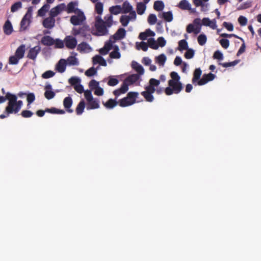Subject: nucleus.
<instances>
[{
    "label": "nucleus",
    "mask_w": 261,
    "mask_h": 261,
    "mask_svg": "<svg viewBox=\"0 0 261 261\" xmlns=\"http://www.w3.org/2000/svg\"><path fill=\"white\" fill-rule=\"evenodd\" d=\"M89 86L91 90L95 89L99 87V82L95 80H92L89 84Z\"/></svg>",
    "instance_id": "nucleus-56"
},
{
    "label": "nucleus",
    "mask_w": 261,
    "mask_h": 261,
    "mask_svg": "<svg viewBox=\"0 0 261 261\" xmlns=\"http://www.w3.org/2000/svg\"><path fill=\"white\" fill-rule=\"evenodd\" d=\"M41 43L44 45L51 46L55 43V40L49 36H44L41 40Z\"/></svg>",
    "instance_id": "nucleus-18"
},
{
    "label": "nucleus",
    "mask_w": 261,
    "mask_h": 261,
    "mask_svg": "<svg viewBox=\"0 0 261 261\" xmlns=\"http://www.w3.org/2000/svg\"><path fill=\"white\" fill-rule=\"evenodd\" d=\"M92 62L93 64H99V65L106 66L107 64L106 61L100 56L96 55L93 57L92 59Z\"/></svg>",
    "instance_id": "nucleus-20"
},
{
    "label": "nucleus",
    "mask_w": 261,
    "mask_h": 261,
    "mask_svg": "<svg viewBox=\"0 0 261 261\" xmlns=\"http://www.w3.org/2000/svg\"><path fill=\"white\" fill-rule=\"evenodd\" d=\"M126 35V31L123 28H119L114 35L111 36V39H114L113 42L116 40H121L124 38Z\"/></svg>",
    "instance_id": "nucleus-14"
},
{
    "label": "nucleus",
    "mask_w": 261,
    "mask_h": 261,
    "mask_svg": "<svg viewBox=\"0 0 261 261\" xmlns=\"http://www.w3.org/2000/svg\"><path fill=\"white\" fill-rule=\"evenodd\" d=\"M157 43L159 46L164 47L166 43V41L163 37H160L158 38Z\"/></svg>",
    "instance_id": "nucleus-64"
},
{
    "label": "nucleus",
    "mask_w": 261,
    "mask_h": 261,
    "mask_svg": "<svg viewBox=\"0 0 261 261\" xmlns=\"http://www.w3.org/2000/svg\"><path fill=\"white\" fill-rule=\"evenodd\" d=\"M73 103L72 99L71 97H66L63 100V106L68 113H71L73 112V110L70 108Z\"/></svg>",
    "instance_id": "nucleus-15"
},
{
    "label": "nucleus",
    "mask_w": 261,
    "mask_h": 261,
    "mask_svg": "<svg viewBox=\"0 0 261 261\" xmlns=\"http://www.w3.org/2000/svg\"><path fill=\"white\" fill-rule=\"evenodd\" d=\"M188 48V43L186 40L182 39L178 42V50H182L187 49Z\"/></svg>",
    "instance_id": "nucleus-39"
},
{
    "label": "nucleus",
    "mask_w": 261,
    "mask_h": 261,
    "mask_svg": "<svg viewBox=\"0 0 261 261\" xmlns=\"http://www.w3.org/2000/svg\"><path fill=\"white\" fill-rule=\"evenodd\" d=\"M95 10L99 15H101L103 12V4L101 2H97L95 6Z\"/></svg>",
    "instance_id": "nucleus-43"
},
{
    "label": "nucleus",
    "mask_w": 261,
    "mask_h": 261,
    "mask_svg": "<svg viewBox=\"0 0 261 261\" xmlns=\"http://www.w3.org/2000/svg\"><path fill=\"white\" fill-rule=\"evenodd\" d=\"M185 54V57L187 59H192L194 56V50L192 48H188Z\"/></svg>",
    "instance_id": "nucleus-46"
},
{
    "label": "nucleus",
    "mask_w": 261,
    "mask_h": 261,
    "mask_svg": "<svg viewBox=\"0 0 261 261\" xmlns=\"http://www.w3.org/2000/svg\"><path fill=\"white\" fill-rule=\"evenodd\" d=\"M90 48L89 45L86 42H83L78 45L77 49L80 52H82L89 49Z\"/></svg>",
    "instance_id": "nucleus-40"
},
{
    "label": "nucleus",
    "mask_w": 261,
    "mask_h": 261,
    "mask_svg": "<svg viewBox=\"0 0 261 261\" xmlns=\"http://www.w3.org/2000/svg\"><path fill=\"white\" fill-rule=\"evenodd\" d=\"M147 21L150 24H154L157 21L156 15L153 14H150L148 17Z\"/></svg>",
    "instance_id": "nucleus-51"
},
{
    "label": "nucleus",
    "mask_w": 261,
    "mask_h": 261,
    "mask_svg": "<svg viewBox=\"0 0 261 261\" xmlns=\"http://www.w3.org/2000/svg\"><path fill=\"white\" fill-rule=\"evenodd\" d=\"M55 18L49 16L45 18L42 21V25L44 28L47 29H51L55 25Z\"/></svg>",
    "instance_id": "nucleus-12"
},
{
    "label": "nucleus",
    "mask_w": 261,
    "mask_h": 261,
    "mask_svg": "<svg viewBox=\"0 0 261 261\" xmlns=\"http://www.w3.org/2000/svg\"><path fill=\"white\" fill-rule=\"evenodd\" d=\"M213 58L215 59L221 60L223 58V54L220 51L217 50L214 53L213 55Z\"/></svg>",
    "instance_id": "nucleus-60"
},
{
    "label": "nucleus",
    "mask_w": 261,
    "mask_h": 261,
    "mask_svg": "<svg viewBox=\"0 0 261 261\" xmlns=\"http://www.w3.org/2000/svg\"><path fill=\"white\" fill-rule=\"evenodd\" d=\"M110 12L114 15H117L122 13L121 7L119 5L112 6L110 8Z\"/></svg>",
    "instance_id": "nucleus-32"
},
{
    "label": "nucleus",
    "mask_w": 261,
    "mask_h": 261,
    "mask_svg": "<svg viewBox=\"0 0 261 261\" xmlns=\"http://www.w3.org/2000/svg\"><path fill=\"white\" fill-rule=\"evenodd\" d=\"M239 63V61L235 60L233 62H226V63H220V65H221L223 67H228L230 66H233L236 65H237Z\"/></svg>",
    "instance_id": "nucleus-57"
},
{
    "label": "nucleus",
    "mask_w": 261,
    "mask_h": 261,
    "mask_svg": "<svg viewBox=\"0 0 261 261\" xmlns=\"http://www.w3.org/2000/svg\"><path fill=\"white\" fill-rule=\"evenodd\" d=\"M67 64L70 66L78 65L77 59L75 56H69L66 60Z\"/></svg>",
    "instance_id": "nucleus-30"
},
{
    "label": "nucleus",
    "mask_w": 261,
    "mask_h": 261,
    "mask_svg": "<svg viewBox=\"0 0 261 261\" xmlns=\"http://www.w3.org/2000/svg\"><path fill=\"white\" fill-rule=\"evenodd\" d=\"M119 81L117 79L110 77L108 85L110 86H114L118 84Z\"/></svg>",
    "instance_id": "nucleus-61"
},
{
    "label": "nucleus",
    "mask_w": 261,
    "mask_h": 261,
    "mask_svg": "<svg viewBox=\"0 0 261 261\" xmlns=\"http://www.w3.org/2000/svg\"><path fill=\"white\" fill-rule=\"evenodd\" d=\"M55 74V73L54 72H53L51 70H48V71H45V72H44L42 74V78L45 79H48V78L54 76Z\"/></svg>",
    "instance_id": "nucleus-55"
},
{
    "label": "nucleus",
    "mask_w": 261,
    "mask_h": 261,
    "mask_svg": "<svg viewBox=\"0 0 261 261\" xmlns=\"http://www.w3.org/2000/svg\"><path fill=\"white\" fill-rule=\"evenodd\" d=\"M99 108V101L97 99H92L91 101H88L87 109V110H92L98 109Z\"/></svg>",
    "instance_id": "nucleus-19"
},
{
    "label": "nucleus",
    "mask_w": 261,
    "mask_h": 261,
    "mask_svg": "<svg viewBox=\"0 0 261 261\" xmlns=\"http://www.w3.org/2000/svg\"><path fill=\"white\" fill-rule=\"evenodd\" d=\"M156 62L160 65L164 66L166 61V57L164 54H161L155 58Z\"/></svg>",
    "instance_id": "nucleus-38"
},
{
    "label": "nucleus",
    "mask_w": 261,
    "mask_h": 261,
    "mask_svg": "<svg viewBox=\"0 0 261 261\" xmlns=\"http://www.w3.org/2000/svg\"><path fill=\"white\" fill-rule=\"evenodd\" d=\"M128 85L129 84L124 81L121 86V87L119 88V89L120 90V92H121V93L123 94L125 93L127 91L128 89Z\"/></svg>",
    "instance_id": "nucleus-53"
},
{
    "label": "nucleus",
    "mask_w": 261,
    "mask_h": 261,
    "mask_svg": "<svg viewBox=\"0 0 261 261\" xmlns=\"http://www.w3.org/2000/svg\"><path fill=\"white\" fill-rule=\"evenodd\" d=\"M132 67L138 72V74L140 75H143L144 73L143 67L140 65L138 63L135 61H133L132 63Z\"/></svg>",
    "instance_id": "nucleus-21"
},
{
    "label": "nucleus",
    "mask_w": 261,
    "mask_h": 261,
    "mask_svg": "<svg viewBox=\"0 0 261 261\" xmlns=\"http://www.w3.org/2000/svg\"><path fill=\"white\" fill-rule=\"evenodd\" d=\"M3 30L4 33L7 35H10L12 34L13 31L12 25L9 20H7L4 26Z\"/></svg>",
    "instance_id": "nucleus-17"
},
{
    "label": "nucleus",
    "mask_w": 261,
    "mask_h": 261,
    "mask_svg": "<svg viewBox=\"0 0 261 261\" xmlns=\"http://www.w3.org/2000/svg\"><path fill=\"white\" fill-rule=\"evenodd\" d=\"M118 104L116 99H109L106 102H103L104 106L107 109H113Z\"/></svg>",
    "instance_id": "nucleus-24"
},
{
    "label": "nucleus",
    "mask_w": 261,
    "mask_h": 261,
    "mask_svg": "<svg viewBox=\"0 0 261 261\" xmlns=\"http://www.w3.org/2000/svg\"><path fill=\"white\" fill-rule=\"evenodd\" d=\"M95 27L96 32L95 33H93V35L96 36H105L108 34V30L107 29L108 27L104 23V20L99 16L96 17Z\"/></svg>",
    "instance_id": "nucleus-5"
},
{
    "label": "nucleus",
    "mask_w": 261,
    "mask_h": 261,
    "mask_svg": "<svg viewBox=\"0 0 261 261\" xmlns=\"http://www.w3.org/2000/svg\"><path fill=\"white\" fill-rule=\"evenodd\" d=\"M86 19L84 14L80 11L77 15H73L70 17V22L74 25L81 24Z\"/></svg>",
    "instance_id": "nucleus-6"
},
{
    "label": "nucleus",
    "mask_w": 261,
    "mask_h": 261,
    "mask_svg": "<svg viewBox=\"0 0 261 261\" xmlns=\"http://www.w3.org/2000/svg\"><path fill=\"white\" fill-rule=\"evenodd\" d=\"M121 9L122 13H128L133 10L132 6L127 1L123 3Z\"/></svg>",
    "instance_id": "nucleus-25"
},
{
    "label": "nucleus",
    "mask_w": 261,
    "mask_h": 261,
    "mask_svg": "<svg viewBox=\"0 0 261 261\" xmlns=\"http://www.w3.org/2000/svg\"><path fill=\"white\" fill-rule=\"evenodd\" d=\"M85 107V101L83 100H82L79 103V104L77 105V106L76 108L75 112H76V114L77 115H81L84 112Z\"/></svg>",
    "instance_id": "nucleus-28"
},
{
    "label": "nucleus",
    "mask_w": 261,
    "mask_h": 261,
    "mask_svg": "<svg viewBox=\"0 0 261 261\" xmlns=\"http://www.w3.org/2000/svg\"><path fill=\"white\" fill-rule=\"evenodd\" d=\"M50 8V5L48 4H44L38 11V16L40 17L44 16L48 11Z\"/></svg>",
    "instance_id": "nucleus-26"
},
{
    "label": "nucleus",
    "mask_w": 261,
    "mask_h": 261,
    "mask_svg": "<svg viewBox=\"0 0 261 261\" xmlns=\"http://www.w3.org/2000/svg\"><path fill=\"white\" fill-rule=\"evenodd\" d=\"M40 50L41 47L38 45L31 48L28 53L27 57L29 59L35 60Z\"/></svg>",
    "instance_id": "nucleus-13"
},
{
    "label": "nucleus",
    "mask_w": 261,
    "mask_h": 261,
    "mask_svg": "<svg viewBox=\"0 0 261 261\" xmlns=\"http://www.w3.org/2000/svg\"><path fill=\"white\" fill-rule=\"evenodd\" d=\"M238 22L241 26H244L247 24V19L245 17L240 16L238 18Z\"/></svg>",
    "instance_id": "nucleus-62"
},
{
    "label": "nucleus",
    "mask_w": 261,
    "mask_h": 261,
    "mask_svg": "<svg viewBox=\"0 0 261 261\" xmlns=\"http://www.w3.org/2000/svg\"><path fill=\"white\" fill-rule=\"evenodd\" d=\"M44 90V95L47 99L50 100L55 96V93L53 91L52 86L50 84L45 85Z\"/></svg>",
    "instance_id": "nucleus-11"
},
{
    "label": "nucleus",
    "mask_w": 261,
    "mask_h": 261,
    "mask_svg": "<svg viewBox=\"0 0 261 261\" xmlns=\"http://www.w3.org/2000/svg\"><path fill=\"white\" fill-rule=\"evenodd\" d=\"M120 21L123 26L126 27L129 23V18L127 15H122L120 18Z\"/></svg>",
    "instance_id": "nucleus-45"
},
{
    "label": "nucleus",
    "mask_w": 261,
    "mask_h": 261,
    "mask_svg": "<svg viewBox=\"0 0 261 261\" xmlns=\"http://www.w3.org/2000/svg\"><path fill=\"white\" fill-rule=\"evenodd\" d=\"M105 21H104V23L106 24V25L109 28L110 27L113 23V17L111 15H109L105 17Z\"/></svg>",
    "instance_id": "nucleus-48"
},
{
    "label": "nucleus",
    "mask_w": 261,
    "mask_h": 261,
    "mask_svg": "<svg viewBox=\"0 0 261 261\" xmlns=\"http://www.w3.org/2000/svg\"><path fill=\"white\" fill-rule=\"evenodd\" d=\"M67 62L66 60L63 59H60L56 65V69L60 73L64 72L66 70Z\"/></svg>",
    "instance_id": "nucleus-16"
},
{
    "label": "nucleus",
    "mask_w": 261,
    "mask_h": 261,
    "mask_svg": "<svg viewBox=\"0 0 261 261\" xmlns=\"http://www.w3.org/2000/svg\"><path fill=\"white\" fill-rule=\"evenodd\" d=\"M64 43L67 48L74 49L77 45L76 39L71 36H67L64 39Z\"/></svg>",
    "instance_id": "nucleus-9"
},
{
    "label": "nucleus",
    "mask_w": 261,
    "mask_h": 261,
    "mask_svg": "<svg viewBox=\"0 0 261 261\" xmlns=\"http://www.w3.org/2000/svg\"><path fill=\"white\" fill-rule=\"evenodd\" d=\"M148 45L151 48L157 49L159 47L157 42L152 38H150L148 40Z\"/></svg>",
    "instance_id": "nucleus-37"
},
{
    "label": "nucleus",
    "mask_w": 261,
    "mask_h": 261,
    "mask_svg": "<svg viewBox=\"0 0 261 261\" xmlns=\"http://www.w3.org/2000/svg\"><path fill=\"white\" fill-rule=\"evenodd\" d=\"M33 115V113L29 110H23L21 113V115L23 118H30Z\"/></svg>",
    "instance_id": "nucleus-58"
},
{
    "label": "nucleus",
    "mask_w": 261,
    "mask_h": 261,
    "mask_svg": "<svg viewBox=\"0 0 261 261\" xmlns=\"http://www.w3.org/2000/svg\"><path fill=\"white\" fill-rule=\"evenodd\" d=\"M110 57L113 59H119L120 58L121 55L117 46H115L114 50L110 53Z\"/></svg>",
    "instance_id": "nucleus-35"
},
{
    "label": "nucleus",
    "mask_w": 261,
    "mask_h": 261,
    "mask_svg": "<svg viewBox=\"0 0 261 261\" xmlns=\"http://www.w3.org/2000/svg\"><path fill=\"white\" fill-rule=\"evenodd\" d=\"M55 47L57 48H62L64 46V41L63 42L62 40L59 39H56L55 40Z\"/></svg>",
    "instance_id": "nucleus-52"
},
{
    "label": "nucleus",
    "mask_w": 261,
    "mask_h": 261,
    "mask_svg": "<svg viewBox=\"0 0 261 261\" xmlns=\"http://www.w3.org/2000/svg\"><path fill=\"white\" fill-rule=\"evenodd\" d=\"M97 73V70L93 67H92L86 71L85 74L87 76H92Z\"/></svg>",
    "instance_id": "nucleus-49"
},
{
    "label": "nucleus",
    "mask_w": 261,
    "mask_h": 261,
    "mask_svg": "<svg viewBox=\"0 0 261 261\" xmlns=\"http://www.w3.org/2000/svg\"><path fill=\"white\" fill-rule=\"evenodd\" d=\"M160 85V81L153 78H151L149 81V85L145 87V91H142L141 94L144 97L148 102H152L154 100V97L152 94L155 91L157 94H160L163 93V89L162 88H158Z\"/></svg>",
    "instance_id": "nucleus-2"
},
{
    "label": "nucleus",
    "mask_w": 261,
    "mask_h": 261,
    "mask_svg": "<svg viewBox=\"0 0 261 261\" xmlns=\"http://www.w3.org/2000/svg\"><path fill=\"white\" fill-rule=\"evenodd\" d=\"M89 31L87 26H83L79 28H74L72 29V34L74 36L80 35L83 37H87L88 35L90 36V34H88Z\"/></svg>",
    "instance_id": "nucleus-7"
},
{
    "label": "nucleus",
    "mask_w": 261,
    "mask_h": 261,
    "mask_svg": "<svg viewBox=\"0 0 261 261\" xmlns=\"http://www.w3.org/2000/svg\"><path fill=\"white\" fill-rule=\"evenodd\" d=\"M178 7L182 10H191V5L187 0L181 1L178 5Z\"/></svg>",
    "instance_id": "nucleus-29"
},
{
    "label": "nucleus",
    "mask_w": 261,
    "mask_h": 261,
    "mask_svg": "<svg viewBox=\"0 0 261 261\" xmlns=\"http://www.w3.org/2000/svg\"><path fill=\"white\" fill-rule=\"evenodd\" d=\"M19 60L20 59L14 55L9 57V63L12 65L17 64Z\"/></svg>",
    "instance_id": "nucleus-50"
},
{
    "label": "nucleus",
    "mask_w": 261,
    "mask_h": 261,
    "mask_svg": "<svg viewBox=\"0 0 261 261\" xmlns=\"http://www.w3.org/2000/svg\"><path fill=\"white\" fill-rule=\"evenodd\" d=\"M84 95L87 101H91L92 99L93 98L90 90H86L84 92Z\"/></svg>",
    "instance_id": "nucleus-59"
},
{
    "label": "nucleus",
    "mask_w": 261,
    "mask_h": 261,
    "mask_svg": "<svg viewBox=\"0 0 261 261\" xmlns=\"http://www.w3.org/2000/svg\"><path fill=\"white\" fill-rule=\"evenodd\" d=\"M146 9V6L142 2L138 3L137 5V11L138 14L142 15Z\"/></svg>",
    "instance_id": "nucleus-33"
},
{
    "label": "nucleus",
    "mask_w": 261,
    "mask_h": 261,
    "mask_svg": "<svg viewBox=\"0 0 261 261\" xmlns=\"http://www.w3.org/2000/svg\"><path fill=\"white\" fill-rule=\"evenodd\" d=\"M139 94L136 92H129L127 96L118 101V105L121 107H126L135 103Z\"/></svg>",
    "instance_id": "nucleus-4"
},
{
    "label": "nucleus",
    "mask_w": 261,
    "mask_h": 261,
    "mask_svg": "<svg viewBox=\"0 0 261 261\" xmlns=\"http://www.w3.org/2000/svg\"><path fill=\"white\" fill-rule=\"evenodd\" d=\"M65 8V5L64 4H61L53 8L49 11V16L55 18L60 13L62 12Z\"/></svg>",
    "instance_id": "nucleus-8"
},
{
    "label": "nucleus",
    "mask_w": 261,
    "mask_h": 261,
    "mask_svg": "<svg viewBox=\"0 0 261 261\" xmlns=\"http://www.w3.org/2000/svg\"><path fill=\"white\" fill-rule=\"evenodd\" d=\"M22 7V4L20 2H17L13 4L11 7V12H15Z\"/></svg>",
    "instance_id": "nucleus-44"
},
{
    "label": "nucleus",
    "mask_w": 261,
    "mask_h": 261,
    "mask_svg": "<svg viewBox=\"0 0 261 261\" xmlns=\"http://www.w3.org/2000/svg\"><path fill=\"white\" fill-rule=\"evenodd\" d=\"M202 73L201 70L199 68H196L193 73V77L192 79V83L193 84H195L196 82H198V81L200 80V76Z\"/></svg>",
    "instance_id": "nucleus-27"
},
{
    "label": "nucleus",
    "mask_w": 261,
    "mask_h": 261,
    "mask_svg": "<svg viewBox=\"0 0 261 261\" xmlns=\"http://www.w3.org/2000/svg\"><path fill=\"white\" fill-rule=\"evenodd\" d=\"M30 24V20L25 15L22 19L20 22L21 28L23 30H25Z\"/></svg>",
    "instance_id": "nucleus-36"
},
{
    "label": "nucleus",
    "mask_w": 261,
    "mask_h": 261,
    "mask_svg": "<svg viewBox=\"0 0 261 261\" xmlns=\"http://www.w3.org/2000/svg\"><path fill=\"white\" fill-rule=\"evenodd\" d=\"M171 79L168 81L169 87L166 88L164 92L167 95H171L173 93L177 94L183 89L182 83L180 81V77L176 72L170 73Z\"/></svg>",
    "instance_id": "nucleus-1"
},
{
    "label": "nucleus",
    "mask_w": 261,
    "mask_h": 261,
    "mask_svg": "<svg viewBox=\"0 0 261 261\" xmlns=\"http://www.w3.org/2000/svg\"><path fill=\"white\" fill-rule=\"evenodd\" d=\"M25 51V46L24 44H21L16 50L15 55L20 59L23 58Z\"/></svg>",
    "instance_id": "nucleus-22"
},
{
    "label": "nucleus",
    "mask_w": 261,
    "mask_h": 261,
    "mask_svg": "<svg viewBox=\"0 0 261 261\" xmlns=\"http://www.w3.org/2000/svg\"><path fill=\"white\" fill-rule=\"evenodd\" d=\"M27 101L28 103H32L35 99V96L34 93H30L27 95Z\"/></svg>",
    "instance_id": "nucleus-63"
},
{
    "label": "nucleus",
    "mask_w": 261,
    "mask_h": 261,
    "mask_svg": "<svg viewBox=\"0 0 261 261\" xmlns=\"http://www.w3.org/2000/svg\"><path fill=\"white\" fill-rule=\"evenodd\" d=\"M81 82V80L77 77H71L69 79V83L70 84L73 86V87L75 86V85H77Z\"/></svg>",
    "instance_id": "nucleus-47"
},
{
    "label": "nucleus",
    "mask_w": 261,
    "mask_h": 261,
    "mask_svg": "<svg viewBox=\"0 0 261 261\" xmlns=\"http://www.w3.org/2000/svg\"><path fill=\"white\" fill-rule=\"evenodd\" d=\"M197 41L199 45H204L207 41V37L204 34H200L197 38Z\"/></svg>",
    "instance_id": "nucleus-42"
},
{
    "label": "nucleus",
    "mask_w": 261,
    "mask_h": 261,
    "mask_svg": "<svg viewBox=\"0 0 261 261\" xmlns=\"http://www.w3.org/2000/svg\"><path fill=\"white\" fill-rule=\"evenodd\" d=\"M140 76L138 74H133L127 77L124 81L129 85L133 84L139 79Z\"/></svg>",
    "instance_id": "nucleus-23"
},
{
    "label": "nucleus",
    "mask_w": 261,
    "mask_h": 261,
    "mask_svg": "<svg viewBox=\"0 0 261 261\" xmlns=\"http://www.w3.org/2000/svg\"><path fill=\"white\" fill-rule=\"evenodd\" d=\"M216 77V75L212 73L208 74H204L201 79H200L197 83L199 86L205 85L207 82L213 81Z\"/></svg>",
    "instance_id": "nucleus-10"
},
{
    "label": "nucleus",
    "mask_w": 261,
    "mask_h": 261,
    "mask_svg": "<svg viewBox=\"0 0 261 261\" xmlns=\"http://www.w3.org/2000/svg\"><path fill=\"white\" fill-rule=\"evenodd\" d=\"M7 98H8V102L4 113L0 115V118L2 119L9 117L11 114H16L19 112L15 103V95L11 93Z\"/></svg>",
    "instance_id": "nucleus-3"
},
{
    "label": "nucleus",
    "mask_w": 261,
    "mask_h": 261,
    "mask_svg": "<svg viewBox=\"0 0 261 261\" xmlns=\"http://www.w3.org/2000/svg\"><path fill=\"white\" fill-rule=\"evenodd\" d=\"M163 18L167 22H170L173 19L172 13L170 11L163 13Z\"/></svg>",
    "instance_id": "nucleus-41"
},
{
    "label": "nucleus",
    "mask_w": 261,
    "mask_h": 261,
    "mask_svg": "<svg viewBox=\"0 0 261 261\" xmlns=\"http://www.w3.org/2000/svg\"><path fill=\"white\" fill-rule=\"evenodd\" d=\"M219 43L222 47L225 49H227L229 46V41L227 39H221Z\"/></svg>",
    "instance_id": "nucleus-54"
},
{
    "label": "nucleus",
    "mask_w": 261,
    "mask_h": 261,
    "mask_svg": "<svg viewBox=\"0 0 261 261\" xmlns=\"http://www.w3.org/2000/svg\"><path fill=\"white\" fill-rule=\"evenodd\" d=\"M164 8V4L162 1H155L153 5V8L155 10L161 11L163 10Z\"/></svg>",
    "instance_id": "nucleus-34"
},
{
    "label": "nucleus",
    "mask_w": 261,
    "mask_h": 261,
    "mask_svg": "<svg viewBox=\"0 0 261 261\" xmlns=\"http://www.w3.org/2000/svg\"><path fill=\"white\" fill-rule=\"evenodd\" d=\"M77 5V2H71L68 5L67 7L66 11L68 13L75 12V6Z\"/></svg>",
    "instance_id": "nucleus-31"
}]
</instances>
